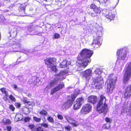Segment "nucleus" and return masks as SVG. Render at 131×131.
Returning <instances> with one entry per match:
<instances>
[{
    "instance_id": "obj_23",
    "label": "nucleus",
    "mask_w": 131,
    "mask_h": 131,
    "mask_svg": "<svg viewBox=\"0 0 131 131\" xmlns=\"http://www.w3.org/2000/svg\"><path fill=\"white\" fill-rule=\"evenodd\" d=\"M3 123L6 124H9L11 123V121L8 119L6 118L3 119L2 120Z\"/></svg>"
},
{
    "instance_id": "obj_52",
    "label": "nucleus",
    "mask_w": 131,
    "mask_h": 131,
    "mask_svg": "<svg viewBox=\"0 0 131 131\" xmlns=\"http://www.w3.org/2000/svg\"><path fill=\"white\" fill-rule=\"evenodd\" d=\"M39 33L37 32H35L33 35H38Z\"/></svg>"
},
{
    "instance_id": "obj_38",
    "label": "nucleus",
    "mask_w": 131,
    "mask_h": 131,
    "mask_svg": "<svg viewBox=\"0 0 131 131\" xmlns=\"http://www.w3.org/2000/svg\"><path fill=\"white\" fill-rule=\"evenodd\" d=\"M58 118L59 119L62 120L63 119V117L62 116L60 115H57Z\"/></svg>"
},
{
    "instance_id": "obj_14",
    "label": "nucleus",
    "mask_w": 131,
    "mask_h": 131,
    "mask_svg": "<svg viewBox=\"0 0 131 131\" xmlns=\"http://www.w3.org/2000/svg\"><path fill=\"white\" fill-rule=\"evenodd\" d=\"M92 71L90 69L86 70L83 71L82 73L84 77L87 80H89L91 76Z\"/></svg>"
},
{
    "instance_id": "obj_41",
    "label": "nucleus",
    "mask_w": 131,
    "mask_h": 131,
    "mask_svg": "<svg viewBox=\"0 0 131 131\" xmlns=\"http://www.w3.org/2000/svg\"><path fill=\"white\" fill-rule=\"evenodd\" d=\"M28 101L27 100V98L26 97H24V98L23 102L24 103H27Z\"/></svg>"
},
{
    "instance_id": "obj_4",
    "label": "nucleus",
    "mask_w": 131,
    "mask_h": 131,
    "mask_svg": "<svg viewBox=\"0 0 131 131\" xmlns=\"http://www.w3.org/2000/svg\"><path fill=\"white\" fill-rule=\"evenodd\" d=\"M97 30L96 34L94 37V40L92 43V46L95 48H97L101 45L102 40V32L103 28L98 25L96 26Z\"/></svg>"
},
{
    "instance_id": "obj_46",
    "label": "nucleus",
    "mask_w": 131,
    "mask_h": 131,
    "mask_svg": "<svg viewBox=\"0 0 131 131\" xmlns=\"http://www.w3.org/2000/svg\"><path fill=\"white\" fill-rule=\"evenodd\" d=\"M29 127L30 128L32 129L34 127V125L33 124H29Z\"/></svg>"
},
{
    "instance_id": "obj_31",
    "label": "nucleus",
    "mask_w": 131,
    "mask_h": 131,
    "mask_svg": "<svg viewBox=\"0 0 131 131\" xmlns=\"http://www.w3.org/2000/svg\"><path fill=\"white\" fill-rule=\"evenodd\" d=\"M27 104L28 105H31L32 106H33L35 105V104L34 103L30 101H28Z\"/></svg>"
},
{
    "instance_id": "obj_22",
    "label": "nucleus",
    "mask_w": 131,
    "mask_h": 131,
    "mask_svg": "<svg viewBox=\"0 0 131 131\" xmlns=\"http://www.w3.org/2000/svg\"><path fill=\"white\" fill-rule=\"evenodd\" d=\"M23 115L20 113H17L15 116V120L17 121L23 119Z\"/></svg>"
},
{
    "instance_id": "obj_29",
    "label": "nucleus",
    "mask_w": 131,
    "mask_h": 131,
    "mask_svg": "<svg viewBox=\"0 0 131 131\" xmlns=\"http://www.w3.org/2000/svg\"><path fill=\"white\" fill-rule=\"evenodd\" d=\"M60 37V35L59 34L56 33H55L53 36V39H56Z\"/></svg>"
},
{
    "instance_id": "obj_36",
    "label": "nucleus",
    "mask_w": 131,
    "mask_h": 131,
    "mask_svg": "<svg viewBox=\"0 0 131 131\" xmlns=\"http://www.w3.org/2000/svg\"><path fill=\"white\" fill-rule=\"evenodd\" d=\"M96 7V6L94 4H92L90 5V8H91L93 9V10Z\"/></svg>"
},
{
    "instance_id": "obj_8",
    "label": "nucleus",
    "mask_w": 131,
    "mask_h": 131,
    "mask_svg": "<svg viewBox=\"0 0 131 131\" xmlns=\"http://www.w3.org/2000/svg\"><path fill=\"white\" fill-rule=\"evenodd\" d=\"M124 70L125 73L124 76L123 82L126 84L131 75V61L127 63Z\"/></svg>"
},
{
    "instance_id": "obj_42",
    "label": "nucleus",
    "mask_w": 131,
    "mask_h": 131,
    "mask_svg": "<svg viewBox=\"0 0 131 131\" xmlns=\"http://www.w3.org/2000/svg\"><path fill=\"white\" fill-rule=\"evenodd\" d=\"M15 105L17 108H19L21 106V104L19 103H15Z\"/></svg>"
},
{
    "instance_id": "obj_47",
    "label": "nucleus",
    "mask_w": 131,
    "mask_h": 131,
    "mask_svg": "<svg viewBox=\"0 0 131 131\" xmlns=\"http://www.w3.org/2000/svg\"><path fill=\"white\" fill-rule=\"evenodd\" d=\"M129 111L130 113V115L131 116V104L130 105V107L129 109Z\"/></svg>"
},
{
    "instance_id": "obj_17",
    "label": "nucleus",
    "mask_w": 131,
    "mask_h": 131,
    "mask_svg": "<svg viewBox=\"0 0 131 131\" xmlns=\"http://www.w3.org/2000/svg\"><path fill=\"white\" fill-rule=\"evenodd\" d=\"M125 97L128 98L131 96V85H129L125 89L124 94Z\"/></svg>"
},
{
    "instance_id": "obj_37",
    "label": "nucleus",
    "mask_w": 131,
    "mask_h": 131,
    "mask_svg": "<svg viewBox=\"0 0 131 131\" xmlns=\"http://www.w3.org/2000/svg\"><path fill=\"white\" fill-rule=\"evenodd\" d=\"M65 129L66 131H70V129L71 128L69 126H67L65 127Z\"/></svg>"
},
{
    "instance_id": "obj_49",
    "label": "nucleus",
    "mask_w": 131,
    "mask_h": 131,
    "mask_svg": "<svg viewBox=\"0 0 131 131\" xmlns=\"http://www.w3.org/2000/svg\"><path fill=\"white\" fill-rule=\"evenodd\" d=\"M14 88L16 89H18L17 85L15 84L14 85Z\"/></svg>"
},
{
    "instance_id": "obj_6",
    "label": "nucleus",
    "mask_w": 131,
    "mask_h": 131,
    "mask_svg": "<svg viewBox=\"0 0 131 131\" xmlns=\"http://www.w3.org/2000/svg\"><path fill=\"white\" fill-rule=\"evenodd\" d=\"M117 81V77L113 74L109 75L108 79L107 80V91L111 93L115 88L116 83Z\"/></svg>"
},
{
    "instance_id": "obj_40",
    "label": "nucleus",
    "mask_w": 131,
    "mask_h": 131,
    "mask_svg": "<svg viewBox=\"0 0 131 131\" xmlns=\"http://www.w3.org/2000/svg\"><path fill=\"white\" fill-rule=\"evenodd\" d=\"M9 108L12 111H14L15 109V108L12 105H10Z\"/></svg>"
},
{
    "instance_id": "obj_51",
    "label": "nucleus",
    "mask_w": 131,
    "mask_h": 131,
    "mask_svg": "<svg viewBox=\"0 0 131 131\" xmlns=\"http://www.w3.org/2000/svg\"><path fill=\"white\" fill-rule=\"evenodd\" d=\"M22 78V77H21L19 76L18 77V79L20 81H21V79Z\"/></svg>"
},
{
    "instance_id": "obj_33",
    "label": "nucleus",
    "mask_w": 131,
    "mask_h": 131,
    "mask_svg": "<svg viewBox=\"0 0 131 131\" xmlns=\"http://www.w3.org/2000/svg\"><path fill=\"white\" fill-rule=\"evenodd\" d=\"M41 126L45 128H47L48 127V126L47 124L46 123H43L41 124Z\"/></svg>"
},
{
    "instance_id": "obj_12",
    "label": "nucleus",
    "mask_w": 131,
    "mask_h": 131,
    "mask_svg": "<svg viewBox=\"0 0 131 131\" xmlns=\"http://www.w3.org/2000/svg\"><path fill=\"white\" fill-rule=\"evenodd\" d=\"M45 64L47 68L50 67L54 64H55L56 59L54 58H47L44 60Z\"/></svg>"
},
{
    "instance_id": "obj_10",
    "label": "nucleus",
    "mask_w": 131,
    "mask_h": 131,
    "mask_svg": "<svg viewBox=\"0 0 131 131\" xmlns=\"http://www.w3.org/2000/svg\"><path fill=\"white\" fill-rule=\"evenodd\" d=\"M11 43H9L10 46H12V48L15 49L14 51L20 52V49L21 47V44L18 42V41H16L15 39L14 40L13 42L11 41Z\"/></svg>"
},
{
    "instance_id": "obj_21",
    "label": "nucleus",
    "mask_w": 131,
    "mask_h": 131,
    "mask_svg": "<svg viewBox=\"0 0 131 131\" xmlns=\"http://www.w3.org/2000/svg\"><path fill=\"white\" fill-rule=\"evenodd\" d=\"M71 64L69 61H68L67 60H64L63 61L60 63L59 67L61 68H65L67 67Z\"/></svg>"
},
{
    "instance_id": "obj_20",
    "label": "nucleus",
    "mask_w": 131,
    "mask_h": 131,
    "mask_svg": "<svg viewBox=\"0 0 131 131\" xmlns=\"http://www.w3.org/2000/svg\"><path fill=\"white\" fill-rule=\"evenodd\" d=\"M65 118L67 121L69 123L71 124L73 126H77L78 125V123L74 120L73 119L71 118L70 117L67 118L66 117H65Z\"/></svg>"
},
{
    "instance_id": "obj_7",
    "label": "nucleus",
    "mask_w": 131,
    "mask_h": 131,
    "mask_svg": "<svg viewBox=\"0 0 131 131\" xmlns=\"http://www.w3.org/2000/svg\"><path fill=\"white\" fill-rule=\"evenodd\" d=\"M127 48V47H124L123 48L118 50L117 51L118 61L122 62L121 65H123L124 63V61L127 56V52L126 50Z\"/></svg>"
},
{
    "instance_id": "obj_50",
    "label": "nucleus",
    "mask_w": 131,
    "mask_h": 131,
    "mask_svg": "<svg viewBox=\"0 0 131 131\" xmlns=\"http://www.w3.org/2000/svg\"><path fill=\"white\" fill-rule=\"evenodd\" d=\"M100 3L104 2V0H98V1Z\"/></svg>"
},
{
    "instance_id": "obj_25",
    "label": "nucleus",
    "mask_w": 131,
    "mask_h": 131,
    "mask_svg": "<svg viewBox=\"0 0 131 131\" xmlns=\"http://www.w3.org/2000/svg\"><path fill=\"white\" fill-rule=\"evenodd\" d=\"M39 114L41 115L46 116L48 114V113L46 111L43 110H42L40 112Z\"/></svg>"
},
{
    "instance_id": "obj_15",
    "label": "nucleus",
    "mask_w": 131,
    "mask_h": 131,
    "mask_svg": "<svg viewBox=\"0 0 131 131\" xmlns=\"http://www.w3.org/2000/svg\"><path fill=\"white\" fill-rule=\"evenodd\" d=\"M105 16L106 18L110 19L111 21L114 19L115 15L111 10H107L105 13Z\"/></svg>"
},
{
    "instance_id": "obj_18",
    "label": "nucleus",
    "mask_w": 131,
    "mask_h": 131,
    "mask_svg": "<svg viewBox=\"0 0 131 131\" xmlns=\"http://www.w3.org/2000/svg\"><path fill=\"white\" fill-rule=\"evenodd\" d=\"M39 81L40 80L38 79L36 77H32L28 81V83L30 84H33L35 85H38L37 82Z\"/></svg>"
},
{
    "instance_id": "obj_24",
    "label": "nucleus",
    "mask_w": 131,
    "mask_h": 131,
    "mask_svg": "<svg viewBox=\"0 0 131 131\" xmlns=\"http://www.w3.org/2000/svg\"><path fill=\"white\" fill-rule=\"evenodd\" d=\"M48 68H50V69L51 70L53 71L56 72L57 71V70L56 69V67L55 64H54L50 67Z\"/></svg>"
},
{
    "instance_id": "obj_5",
    "label": "nucleus",
    "mask_w": 131,
    "mask_h": 131,
    "mask_svg": "<svg viewBox=\"0 0 131 131\" xmlns=\"http://www.w3.org/2000/svg\"><path fill=\"white\" fill-rule=\"evenodd\" d=\"M106 99L104 96L101 95L99 97L96 105V109L99 113L107 111L108 109L107 104L106 103Z\"/></svg>"
},
{
    "instance_id": "obj_28",
    "label": "nucleus",
    "mask_w": 131,
    "mask_h": 131,
    "mask_svg": "<svg viewBox=\"0 0 131 131\" xmlns=\"http://www.w3.org/2000/svg\"><path fill=\"white\" fill-rule=\"evenodd\" d=\"M93 11H94L96 14H99L100 13L101 11L100 10L99 8L98 7H96L93 10Z\"/></svg>"
},
{
    "instance_id": "obj_9",
    "label": "nucleus",
    "mask_w": 131,
    "mask_h": 131,
    "mask_svg": "<svg viewBox=\"0 0 131 131\" xmlns=\"http://www.w3.org/2000/svg\"><path fill=\"white\" fill-rule=\"evenodd\" d=\"M76 91H74V94H72L71 96H69L68 100L64 103L62 106V108L63 110L67 109L72 105L73 101L77 95L79 94V93L78 92H76Z\"/></svg>"
},
{
    "instance_id": "obj_3",
    "label": "nucleus",
    "mask_w": 131,
    "mask_h": 131,
    "mask_svg": "<svg viewBox=\"0 0 131 131\" xmlns=\"http://www.w3.org/2000/svg\"><path fill=\"white\" fill-rule=\"evenodd\" d=\"M68 73V72L65 71H61L59 74L55 75V78L53 80L50 81L49 85H47L45 88V90L48 91L51 87L56 85L58 81H60L65 79Z\"/></svg>"
},
{
    "instance_id": "obj_45",
    "label": "nucleus",
    "mask_w": 131,
    "mask_h": 131,
    "mask_svg": "<svg viewBox=\"0 0 131 131\" xmlns=\"http://www.w3.org/2000/svg\"><path fill=\"white\" fill-rule=\"evenodd\" d=\"M6 128L7 130L8 131H10L12 129V127L10 126H7Z\"/></svg>"
},
{
    "instance_id": "obj_16",
    "label": "nucleus",
    "mask_w": 131,
    "mask_h": 131,
    "mask_svg": "<svg viewBox=\"0 0 131 131\" xmlns=\"http://www.w3.org/2000/svg\"><path fill=\"white\" fill-rule=\"evenodd\" d=\"M64 86V84L63 83H61L58 85L54 88L51 91L50 94L52 95L59 90L62 89Z\"/></svg>"
},
{
    "instance_id": "obj_35",
    "label": "nucleus",
    "mask_w": 131,
    "mask_h": 131,
    "mask_svg": "<svg viewBox=\"0 0 131 131\" xmlns=\"http://www.w3.org/2000/svg\"><path fill=\"white\" fill-rule=\"evenodd\" d=\"M9 99L12 101H15V99L12 95H10L9 96Z\"/></svg>"
},
{
    "instance_id": "obj_13",
    "label": "nucleus",
    "mask_w": 131,
    "mask_h": 131,
    "mask_svg": "<svg viewBox=\"0 0 131 131\" xmlns=\"http://www.w3.org/2000/svg\"><path fill=\"white\" fill-rule=\"evenodd\" d=\"M83 99L82 98L77 99L76 101L74 103L73 108L75 110H78L80 108L83 102Z\"/></svg>"
},
{
    "instance_id": "obj_19",
    "label": "nucleus",
    "mask_w": 131,
    "mask_h": 131,
    "mask_svg": "<svg viewBox=\"0 0 131 131\" xmlns=\"http://www.w3.org/2000/svg\"><path fill=\"white\" fill-rule=\"evenodd\" d=\"M97 97L95 96H91L88 98V102L94 104L97 101Z\"/></svg>"
},
{
    "instance_id": "obj_11",
    "label": "nucleus",
    "mask_w": 131,
    "mask_h": 131,
    "mask_svg": "<svg viewBox=\"0 0 131 131\" xmlns=\"http://www.w3.org/2000/svg\"><path fill=\"white\" fill-rule=\"evenodd\" d=\"M92 107L91 106L90 104H87L83 106L80 113L84 115L88 114L91 111Z\"/></svg>"
},
{
    "instance_id": "obj_30",
    "label": "nucleus",
    "mask_w": 131,
    "mask_h": 131,
    "mask_svg": "<svg viewBox=\"0 0 131 131\" xmlns=\"http://www.w3.org/2000/svg\"><path fill=\"white\" fill-rule=\"evenodd\" d=\"M33 119L36 122H40L41 120V119L40 118H37L36 117H34Z\"/></svg>"
},
{
    "instance_id": "obj_39",
    "label": "nucleus",
    "mask_w": 131,
    "mask_h": 131,
    "mask_svg": "<svg viewBox=\"0 0 131 131\" xmlns=\"http://www.w3.org/2000/svg\"><path fill=\"white\" fill-rule=\"evenodd\" d=\"M105 121L106 122H107V123H110L111 122V119L108 117H106L105 118Z\"/></svg>"
},
{
    "instance_id": "obj_26",
    "label": "nucleus",
    "mask_w": 131,
    "mask_h": 131,
    "mask_svg": "<svg viewBox=\"0 0 131 131\" xmlns=\"http://www.w3.org/2000/svg\"><path fill=\"white\" fill-rule=\"evenodd\" d=\"M47 119L48 121L50 122L53 123L54 122V120L53 118L50 116H49L47 117Z\"/></svg>"
},
{
    "instance_id": "obj_53",
    "label": "nucleus",
    "mask_w": 131,
    "mask_h": 131,
    "mask_svg": "<svg viewBox=\"0 0 131 131\" xmlns=\"http://www.w3.org/2000/svg\"><path fill=\"white\" fill-rule=\"evenodd\" d=\"M119 0H118V3H117V4L118 3V2H119Z\"/></svg>"
},
{
    "instance_id": "obj_34",
    "label": "nucleus",
    "mask_w": 131,
    "mask_h": 131,
    "mask_svg": "<svg viewBox=\"0 0 131 131\" xmlns=\"http://www.w3.org/2000/svg\"><path fill=\"white\" fill-rule=\"evenodd\" d=\"M4 94L5 95V97H4V100H6L7 99V97L8 96V92L7 91H6L4 93Z\"/></svg>"
},
{
    "instance_id": "obj_32",
    "label": "nucleus",
    "mask_w": 131,
    "mask_h": 131,
    "mask_svg": "<svg viewBox=\"0 0 131 131\" xmlns=\"http://www.w3.org/2000/svg\"><path fill=\"white\" fill-rule=\"evenodd\" d=\"M30 118L29 117H26L25 118L24 121L25 122H27L30 120Z\"/></svg>"
},
{
    "instance_id": "obj_43",
    "label": "nucleus",
    "mask_w": 131,
    "mask_h": 131,
    "mask_svg": "<svg viewBox=\"0 0 131 131\" xmlns=\"http://www.w3.org/2000/svg\"><path fill=\"white\" fill-rule=\"evenodd\" d=\"M37 131H43V130L42 128L39 127L37 128Z\"/></svg>"
},
{
    "instance_id": "obj_48",
    "label": "nucleus",
    "mask_w": 131,
    "mask_h": 131,
    "mask_svg": "<svg viewBox=\"0 0 131 131\" xmlns=\"http://www.w3.org/2000/svg\"><path fill=\"white\" fill-rule=\"evenodd\" d=\"M96 14L95 13H92L91 14V16L93 17H95V16H96Z\"/></svg>"
},
{
    "instance_id": "obj_27",
    "label": "nucleus",
    "mask_w": 131,
    "mask_h": 131,
    "mask_svg": "<svg viewBox=\"0 0 131 131\" xmlns=\"http://www.w3.org/2000/svg\"><path fill=\"white\" fill-rule=\"evenodd\" d=\"M103 127L104 128L108 129L110 127V124L109 123H107L103 125Z\"/></svg>"
},
{
    "instance_id": "obj_44",
    "label": "nucleus",
    "mask_w": 131,
    "mask_h": 131,
    "mask_svg": "<svg viewBox=\"0 0 131 131\" xmlns=\"http://www.w3.org/2000/svg\"><path fill=\"white\" fill-rule=\"evenodd\" d=\"M0 90L3 93H4L6 91L5 90V88H2L0 89Z\"/></svg>"
},
{
    "instance_id": "obj_1",
    "label": "nucleus",
    "mask_w": 131,
    "mask_h": 131,
    "mask_svg": "<svg viewBox=\"0 0 131 131\" xmlns=\"http://www.w3.org/2000/svg\"><path fill=\"white\" fill-rule=\"evenodd\" d=\"M93 52V51L87 49H84L82 50L78 57L77 62L80 64V67H82L84 68L88 65V63L91 61L90 58Z\"/></svg>"
},
{
    "instance_id": "obj_2",
    "label": "nucleus",
    "mask_w": 131,
    "mask_h": 131,
    "mask_svg": "<svg viewBox=\"0 0 131 131\" xmlns=\"http://www.w3.org/2000/svg\"><path fill=\"white\" fill-rule=\"evenodd\" d=\"M102 70L98 68H96L92 73L94 79V85L96 88L100 89L102 87L103 83V78L101 77Z\"/></svg>"
}]
</instances>
